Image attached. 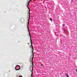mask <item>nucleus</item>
<instances>
[{
	"label": "nucleus",
	"instance_id": "f257e3e1",
	"mask_svg": "<svg viewBox=\"0 0 77 77\" xmlns=\"http://www.w3.org/2000/svg\"><path fill=\"white\" fill-rule=\"evenodd\" d=\"M32 0H30L29 1V2H28L27 3V5H27V7L28 8V9L29 10V17L28 19V23L27 24V28L28 29V31H29V20L30 19V8H29V3H30V2L32 1Z\"/></svg>",
	"mask_w": 77,
	"mask_h": 77
},
{
	"label": "nucleus",
	"instance_id": "f03ea898",
	"mask_svg": "<svg viewBox=\"0 0 77 77\" xmlns=\"http://www.w3.org/2000/svg\"><path fill=\"white\" fill-rule=\"evenodd\" d=\"M20 66L18 65H17L15 68V70H16V71H18V70H19L20 69Z\"/></svg>",
	"mask_w": 77,
	"mask_h": 77
},
{
	"label": "nucleus",
	"instance_id": "1a4fd4ad",
	"mask_svg": "<svg viewBox=\"0 0 77 77\" xmlns=\"http://www.w3.org/2000/svg\"><path fill=\"white\" fill-rule=\"evenodd\" d=\"M28 44L29 45V43H28Z\"/></svg>",
	"mask_w": 77,
	"mask_h": 77
},
{
	"label": "nucleus",
	"instance_id": "ddd939ff",
	"mask_svg": "<svg viewBox=\"0 0 77 77\" xmlns=\"http://www.w3.org/2000/svg\"><path fill=\"white\" fill-rule=\"evenodd\" d=\"M41 66H42V64L41 65Z\"/></svg>",
	"mask_w": 77,
	"mask_h": 77
},
{
	"label": "nucleus",
	"instance_id": "7ed1b4c3",
	"mask_svg": "<svg viewBox=\"0 0 77 77\" xmlns=\"http://www.w3.org/2000/svg\"><path fill=\"white\" fill-rule=\"evenodd\" d=\"M32 70H30L32 72V73L31 75V76L32 77H33V63H32Z\"/></svg>",
	"mask_w": 77,
	"mask_h": 77
},
{
	"label": "nucleus",
	"instance_id": "6e6552de",
	"mask_svg": "<svg viewBox=\"0 0 77 77\" xmlns=\"http://www.w3.org/2000/svg\"><path fill=\"white\" fill-rule=\"evenodd\" d=\"M64 32H65V29H64Z\"/></svg>",
	"mask_w": 77,
	"mask_h": 77
},
{
	"label": "nucleus",
	"instance_id": "0eeeda50",
	"mask_svg": "<svg viewBox=\"0 0 77 77\" xmlns=\"http://www.w3.org/2000/svg\"><path fill=\"white\" fill-rule=\"evenodd\" d=\"M75 71H76V72H77V70L76 69H75Z\"/></svg>",
	"mask_w": 77,
	"mask_h": 77
},
{
	"label": "nucleus",
	"instance_id": "9b49d317",
	"mask_svg": "<svg viewBox=\"0 0 77 77\" xmlns=\"http://www.w3.org/2000/svg\"><path fill=\"white\" fill-rule=\"evenodd\" d=\"M30 62L31 63L32 62V61H30Z\"/></svg>",
	"mask_w": 77,
	"mask_h": 77
},
{
	"label": "nucleus",
	"instance_id": "4468645a",
	"mask_svg": "<svg viewBox=\"0 0 77 77\" xmlns=\"http://www.w3.org/2000/svg\"><path fill=\"white\" fill-rule=\"evenodd\" d=\"M21 77H23V76H21Z\"/></svg>",
	"mask_w": 77,
	"mask_h": 77
},
{
	"label": "nucleus",
	"instance_id": "39448f33",
	"mask_svg": "<svg viewBox=\"0 0 77 77\" xmlns=\"http://www.w3.org/2000/svg\"><path fill=\"white\" fill-rule=\"evenodd\" d=\"M50 20H51V21H52V19H51V18H50Z\"/></svg>",
	"mask_w": 77,
	"mask_h": 77
},
{
	"label": "nucleus",
	"instance_id": "20e7f679",
	"mask_svg": "<svg viewBox=\"0 0 77 77\" xmlns=\"http://www.w3.org/2000/svg\"><path fill=\"white\" fill-rule=\"evenodd\" d=\"M66 75H67V77H69V76H68V74H66Z\"/></svg>",
	"mask_w": 77,
	"mask_h": 77
},
{
	"label": "nucleus",
	"instance_id": "9d476101",
	"mask_svg": "<svg viewBox=\"0 0 77 77\" xmlns=\"http://www.w3.org/2000/svg\"><path fill=\"white\" fill-rule=\"evenodd\" d=\"M63 26H65V25H63Z\"/></svg>",
	"mask_w": 77,
	"mask_h": 77
},
{
	"label": "nucleus",
	"instance_id": "423d86ee",
	"mask_svg": "<svg viewBox=\"0 0 77 77\" xmlns=\"http://www.w3.org/2000/svg\"><path fill=\"white\" fill-rule=\"evenodd\" d=\"M31 58H30V60H31V59H32V57H30Z\"/></svg>",
	"mask_w": 77,
	"mask_h": 77
},
{
	"label": "nucleus",
	"instance_id": "f8f14e48",
	"mask_svg": "<svg viewBox=\"0 0 77 77\" xmlns=\"http://www.w3.org/2000/svg\"><path fill=\"white\" fill-rule=\"evenodd\" d=\"M32 68V67H30V68Z\"/></svg>",
	"mask_w": 77,
	"mask_h": 77
}]
</instances>
